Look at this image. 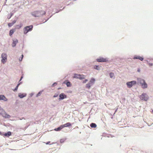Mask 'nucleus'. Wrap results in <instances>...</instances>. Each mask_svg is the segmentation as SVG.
I'll list each match as a JSON object with an SVG mask.
<instances>
[{
    "mask_svg": "<svg viewBox=\"0 0 153 153\" xmlns=\"http://www.w3.org/2000/svg\"><path fill=\"white\" fill-rule=\"evenodd\" d=\"M80 76V74H74V76H73V77L74 78L78 79V77L79 76Z\"/></svg>",
    "mask_w": 153,
    "mask_h": 153,
    "instance_id": "obj_21",
    "label": "nucleus"
},
{
    "mask_svg": "<svg viewBox=\"0 0 153 153\" xmlns=\"http://www.w3.org/2000/svg\"><path fill=\"white\" fill-rule=\"evenodd\" d=\"M134 59H139L140 60L142 61L143 60V58L140 56H135L134 57Z\"/></svg>",
    "mask_w": 153,
    "mask_h": 153,
    "instance_id": "obj_13",
    "label": "nucleus"
},
{
    "mask_svg": "<svg viewBox=\"0 0 153 153\" xmlns=\"http://www.w3.org/2000/svg\"><path fill=\"white\" fill-rule=\"evenodd\" d=\"M11 133L10 131H8L7 133H5L4 134V135L5 136L9 137L11 135Z\"/></svg>",
    "mask_w": 153,
    "mask_h": 153,
    "instance_id": "obj_15",
    "label": "nucleus"
},
{
    "mask_svg": "<svg viewBox=\"0 0 153 153\" xmlns=\"http://www.w3.org/2000/svg\"><path fill=\"white\" fill-rule=\"evenodd\" d=\"M1 134V132H0V134Z\"/></svg>",
    "mask_w": 153,
    "mask_h": 153,
    "instance_id": "obj_41",
    "label": "nucleus"
},
{
    "mask_svg": "<svg viewBox=\"0 0 153 153\" xmlns=\"http://www.w3.org/2000/svg\"><path fill=\"white\" fill-rule=\"evenodd\" d=\"M22 57L21 58H19V60L20 61H22V58L23 57V54H22Z\"/></svg>",
    "mask_w": 153,
    "mask_h": 153,
    "instance_id": "obj_30",
    "label": "nucleus"
},
{
    "mask_svg": "<svg viewBox=\"0 0 153 153\" xmlns=\"http://www.w3.org/2000/svg\"><path fill=\"white\" fill-rule=\"evenodd\" d=\"M64 83L68 87H71V83L69 82H64Z\"/></svg>",
    "mask_w": 153,
    "mask_h": 153,
    "instance_id": "obj_19",
    "label": "nucleus"
},
{
    "mask_svg": "<svg viewBox=\"0 0 153 153\" xmlns=\"http://www.w3.org/2000/svg\"><path fill=\"white\" fill-rule=\"evenodd\" d=\"M33 28V26L31 25L25 27L23 29L24 33L27 34L29 31H32Z\"/></svg>",
    "mask_w": 153,
    "mask_h": 153,
    "instance_id": "obj_2",
    "label": "nucleus"
},
{
    "mask_svg": "<svg viewBox=\"0 0 153 153\" xmlns=\"http://www.w3.org/2000/svg\"><path fill=\"white\" fill-rule=\"evenodd\" d=\"M20 84V83H19L17 85L16 87V88H15V90H14V91H16L17 90L18 87L19 86Z\"/></svg>",
    "mask_w": 153,
    "mask_h": 153,
    "instance_id": "obj_27",
    "label": "nucleus"
},
{
    "mask_svg": "<svg viewBox=\"0 0 153 153\" xmlns=\"http://www.w3.org/2000/svg\"><path fill=\"white\" fill-rule=\"evenodd\" d=\"M91 84L90 83H89L87 84L86 85V87L88 88H90V87H91Z\"/></svg>",
    "mask_w": 153,
    "mask_h": 153,
    "instance_id": "obj_26",
    "label": "nucleus"
},
{
    "mask_svg": "<svg viewBox=\"0 0 153 153\" xmlns=\"http://www.w3.org/2000/svg\"><path fill=\"white\" fill-rule=\"evenodd\" d=\"M22 26V24H20L19 25H17L16 26V28L17 29H20Z\"/></svg>",
    "mask_w": 153,
    "mask_h": 153,
    "instance_id": "obj_20",
    "label": "nucleus"
},
{
    "mask_svg": "<svg viewBox=\"0 0 153 153\" xmlns=\"http://www.w3.org/2000/svg\"><path fill=\"white\" fill-rule=\"evenodd\" d=\"M0 115L6 118H9L10 117V115L7 114L2 108L0 109Z\"/></svg>",
    "mask_w": 153,
    "mask_h": 153,
    "instance_id": "obj_3",
    "label": "nucleus"
},
{
    "mask_svg": "<svg viewBox=\"0 0 153 153\" xmlns=\"http://www.w3.org/2000/svg\"><path fill=\"white\" fill-rule=\"evenodd\" d=\"M95 79L93 78H92L90 81V83L91 84H93L94 83Z\"/></svg>",
    "mask_w": 153,
    "mask_h": 153,
    "instance_id": "obj_23",
    "label": "nucleus"
},
{
    "mask_svg": "<svg viewBox=\"0 0 153 153\" xmlns=\"http://www.w3.org/2000/svg\"><path fill=\"white\" fill-rule=\"evenodd\" d=\"M60 142L61 143L63 142V140H60Z\"/></svg>",
    "mask_w": 153,
    "mask_h": 153,
    "instance_id": "obj_37",
    "label": "nucleus"
},
{
    "mask_svg": "<svg viewBox=\"0 0 153 153\" xmlns=\"http://www.w3.org/2000/svg\"><path fill=\"white\" fill-rule=\"evenodd\" d=\"M41 93L40 92H39V93L37 94V96L38 97V96H39L40 95V94H41Z\"/></svg>",
    "mask_w": 153,
    "mask_h": 153,
    "instance_id": "obj_34",
    "label": "nucleus"
},
{
    "mask_svg": "<svg viewBox=\"0 0 153 153\" xmlns=\"http://www.w3.org/2000/svg\"><path fill=\"white\" fill-rule=\"evenodd\" d=\"M141 85L142 88L143 89L146 88H147L148 85L147 84L146 82H145L144 83V82L141 84Z\"/></svg>",
    "mask_w": 153,
    "mask_h": 153,
    "instance_id": "obj_14",
    "label": "nucleus"
},
{
    "mask_svg": "<svg viewBox=\"0 0 153 153\" xmlns=\"http://www.w3.org/2000/svg\"><path fill=\"white\" fill-rule=\"evenodd\" d=\"M1 56L2 58L1 60V62L3 63L4 64L7 60V55L5 53H2Z\"/></svg>",
    "mask_w": 153,
    "mask_h": 153,
    "instance_id": "obj_5",
    "label": "nucleus"
},
{
    "mask_svg": "<svg viewBox=\"0 0 153 153\" xmlns=\"http://www.w3.org/2000/svg\"><path fill=\"white\" fill-rule=\"evenodd\" d=\"M90 126L92 128H95L97 127V125L94 123H92L90 124Z\"/></svg>",
    "mask_w": 153,
    "mask_h": 153,
    "instance_id": "obj_22",
    "label": "nucleus"
},
{
    "mask_svg": "<svg viewBox=\"0 0 153 153\" xmlns=\"http://www.w3.org/2000/svg\"><path fill=\"white\" fill-rule=\"evenodd\" d=\"M136 84V82L135 81H132L131 82H128L126 83L127 86L129 88L131 87L132 86Z\"/></svg>",
    "mask_w": 153,
    "mask_h": 153,
    "instance_id": "obj_6",
    "label": "nucleus"
},
{
    "mask_svg": "<svg viewBox=\"0 0 153 153\" xmlns=\"http://www.w3.org/2000/svg\"><path fill=\"white\" fill-rule=\"evenodd\" d=\"M63 128L64 127H70L71 126V124L69 122L67 123L64 125H62Z\"/></svg>",
    "mask_w": 153,
    "mask_h": 153,
    "instance_id": "obj_11",
    "label": "nucleus"
},
{
    "mask_svg": "<svg viewBox=\"0 0 153 153\" xmlns=\"http://www.w3.org/2000/svg\"><path fill=\"white\" fill-rule=\"evenodd\" d=\"M85 75L80 74V76H79L78 77V79H79L81 80V79H85Z\"/></svg>",
    "mask_w": 153,
    "mask_h": 153,
    "instance_id": "obj_18",
    "label": "nucleus"
},
{
    "mask_svg": "<svg viewBox=\"0 0 153 153\" xmlns=\"http://www.w3.org/2000/svg\"><path fill=\"white\" fill-rule=\"evenodd\" d=\"M0 100L7 101V99L3 95H0Z\"/></svg>",
    "mask_w": 153,
    "mask_h": 153,
    "instance_id": "obj_10",
    "label": "nucleus"
},
{
    "mask_svg": "<svg viewBox=\"0 0 153 153\" xmlns=\"http://www.w3.org/2000/svg\"><path fill=\"white\" fill-rule=\"evenodd\" d=\"M57 85V83L56 82H55L52 85V86L53 87L55 85Z\"/></svg>",
    "mask_w": 153,
    "mask_h": 153,
    "instance_id": "obj_31",
    "label": "nucleus"
},
{
    "mask_svg": "<svg viewBox=\"0 0 153 153\" xmlns=\"http://www.w3.org/2000/svg\"><path fill=\"white\" fill-rule=\"evenodd\" d=\"M63 127L61 125L58 128H55L54 129V130L55 131H60L63 128Z\"/></svg>",
    "mask_w": 153,
    "mask_h": 153,
    "instance_id": "obj_16",
    "label": "nucleus"
},
{
    "mask_svg": "<svg viewBox=\"0 0 153 153\" xmlns=\"http://www.w3.org/2000/svg\"><path fill=\"white\" fill-rule=\"evenodd\" d=\"M45 11L43 10L35 11L32 13V15L35 17H39L45 14Z\"/></svg>",
    "mask_w": 153,
    "mask_h": 153,
    "instance_id": "obj_1",
    "label": "nucleus"
},
{
    "mask_svg": "<svg viewBox=\"0 0 153 153\" xmlns=\"http://www.w3.org/2000/svg\"><path fill=\"white\" fill-rule=\"evenodd\" d=\"M97 60L98 62H105L108 61V60L106 58L102 57H100L97 59Z\"/></svg>",
    "mask_w": 153,
    "mask_h": 153,
    "instance_id": "obj_7",
    "label": "nucleus"
},
{
    "mask_svg": "<svg viewBox=\"0 0 153 153\" xmlns=\"http://www.w3.org/2000/svg\"><path fill=\"white\" fill-rule=\"evenodd\" d=\"M13 25V24L12 23H9L8 24V25L9 27H10L12 26Z\"/></svg>",
    "mask_w": 153,
    "mask_h": 153,
    "instance_id": "obj_29",
    "label": "nucleus"
},
{
    "mask_svg": "<svg viewBox=\"0 0 153 153\" xmlns=\"http://www.w3.org/2000/svg\"><path fill=\"white\" fill-rule=\"evenodd\" d=\"M59 100H63L67 97V96L63 93H61L59 95Z\"/></svg>",
    "mask_w": 153,
    "mask_h": 153,
    "instance_id": "obj_8",
    "label": "nucleus"
},
{
    "mask_svg": "<svg viewBox=\"0 0 153 153\" xmlns=\"http://www.w3.org/2000/svg\"><path fill=\"white\" fill-rule=\"evenodd\" d=\"M139 98L141 100L145 101H147L149 99L148 96L146 93H143L140 96Z\"/></svg>",
    "mask_w": 153,
    "mask_h": 153,
    "instance_id": "obj_4",
    "label": "nucleus"
},
{
    "mask_svg": "<svg viewBox=\"0 0 153 153\" xmlns=\"http://www.w3.org/2000/svg\"><path fill=\"white\" fill-rule=\"evenodd\" d=\"M88 81V79H85L84 81H83V83H85L87 82Z\"/></svg>",
    "mask_w": 153,
    "mask_h": 153,
    "instance_id": "obj_33",
    "label": "nucleus"
},
{
    "mask_svg": "<svg viewBox=\"0 0 153 153\" xmlns=\"http://www.w3.org/2000/svg\"><path fill=\"white\" fill-rule=\"evenodd\" d=\"M150 65L152 66V64H149Z\"/></svg>",
    "mask_w": 153,
    "mask_h": 153,
    "instance_id": "obj_38",
    "label": "nucleus"
},
{
    "mask_svg": "<svg viewBox=\"0 0 153 153\" xmlns=\"http://www.w3.org/2000/svg\"><path fill=\"white\" fill-rule=\"evenodd\" d=\"M110 77L111 78H113L114 76V73H110L109 74Z\"/></svg>",
    "mask_w": 153,
    "mask_h": 153,
    "instance_id": "obj_25",
    "label": "nucleus"
},
{
    "mask_svg": "<svg viewBox=\"0 0 153 153\" xmlns=\"http://www.w3.org/2000/svg\"><path fill=\"white\" fill-rule=\"evenodd\" d=\"M137 80L138 82L140 84L143 83H144L145 82V81L144 79L140 78H138L137 79Z\"/></svg>",
    "mask_w": 153,
    "mask_h": 153,
    "instance_id": "obj_12",
    "label": "nucleus"
},
{
    "mask_svg": "<svg viewBox=\"0 0 153 153\" xmlns=\"http://www.w3.org/2000/svg\"><path fill=\"white\" fill-rule=\"evenodd\" d=\"M94 68L95 69L97 70H99V67L98 66L96 65L94 66Z\"/></svg>",
    "mask_w": 153,
    "mask_h": 153,
    "instance_id": "obj_28",
    "label": "nucleus"
},
{
    "mask_svg": "<svg viewBox=\"0 0 153 153\" xmlns=\"http://www.w3.org/2000/svg\"><path fill=\"white\" fill-rule=\"evenodd\" d=\"M15 29H11L9 32V35L10 36H11L13 34V33L15 31Z\"/></svg>",
    "mask_w": 153,
    "mask_h": 153,
    "instance_id": "obj_17",
    "label": "nucleus"
},
{
    "mask_svg": "<svg viewBox=\"0 0 153 153\" xmlns=\"http://www.w3.org/2000/svg\"><path fill=\"white\" fill-rule=\"evenodd\" d=\"M16 22V21L15 20H14L13 21L12 23L13 25Z\"/></svg>",
    "mask_w": 153,
    "mask_h": 153,
    "instance_id": "obj_35",
    "label": "nucleus"
},
{
    "mask_svg": "<svg viewBox=\"0 0 153 153\" xmlns=\"http://www.w3.org/2000/svg\"><path fill=\"white\" fill-rule=\"evenodd\" d=\"M58 94H55L53 96V97H58Z\"/></svg>",
    "mask_w": 153,
    "mask_h": 153,
    "instance_id": "obj_32",
    "label": "nucleus"
},
{
    "mask_svg": "<svg viewBox=\"0 0 153 153\" xmlns=\"http://www.w3.org/2000/svg\"><path fill=\"white\" fill-rule=\"evenodd\" d=\"M22 77H21V79H20V80H21V79H22Z\"/></svg>",
    "mask_w": 153,
    "mask_h": 153,
    "instance_id": "obj_40",
    "label": "nucleus"
},
{
    "mask_svg": "<svg viewBox=\"0 0 153 153\" xmlns=\"http://www.w3.org/2000/svg\"><path fill=\"white\" fill-rule=\"evenodd\" d=\"M152 113L153 114V110H152Z\"/></svg>",
    "mask_w": 153,
    "mask_h": 153,
    "instance_id": "obj_39",
    "label": "nucleus"
},
{
    "mask_svg": "<svg viewBox=\"0 0 153 153\" xmlns=\"http://www.w3.org/2000/svg\"><path fill=\"white\" fill-rule=\"evenodd\" d=\"M26 96V95H24L23 94H20L19 95V97L21 98H23Z\"/></svg>",
    "mask_w": 153,
    "mask_h": 153,
    "instance_id": "obj_24",
    "label": "nucleus"
},
{
    "mask_svg": "<svg viewBox=\"0 0 153 153\" xmlns=\"http://www.w3.org/2000/svg\"><path fill=\"white\" fill-rule=\"evenodd\" d=\"M13 42L12 44V46L13 47H15L16 44L18 42V40L17 39H15L13 40Z\"/></svg>",
    "mask_w": 153,
    "mask_h": 153,
    "instance_id": "obj_9",
    "label": "nucleus"
},
{
    "mask_svg": "<svg viewBox=\"0 0 153 153\" xmlns=\"http://www.w3.org/2000/svg\"><path fill=\"white\" fill-rule=\"evenodd\" d=\"M50 143V141H49L46 143H45L46 144L48 145V144Z\"/></svg>",
    "mask_w": 153,
    "mask_h": 153,
    "instance_id": "obj_36",
    "label": "nucleus"
}]
</instances>
